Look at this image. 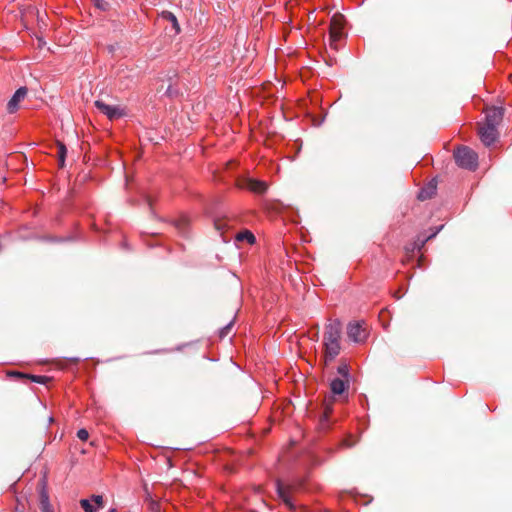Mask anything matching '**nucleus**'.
<instances>
[{"mask_svg":"<svg viewBox=\"0 0 512 512\" xmlns=\"http://www.w3.org/2000/svg\"><path fill=\"white\" fill-rule=\"evenodd\" d=\"M341 323L339 320L329 322L323 335L325 362L333 361L340 353Z\"/></svg>","mask_w":512,"mask_h":512,"instance_id":"nucleus-1","label":"nucleus"},{"mask_svg":"<svg viewBox=\"0 0 512 512\" xmlns=\"http://www.w3.org/2000/svg\"><path fill=\"white\" fill-rule=\"evenodd\" d=\"M456 164L464 169L475 170L478 165V156L470 148L464 146L454 152Z\"/></svg>","mask_w":512,"mask_h":512,"instance_id":"nucleus-2","label":"nucleus"},{"mask_svg":"<svg viewBox=\"0 0 512 512\" xmlns=\"http://www.w3.org/2000/svg\"><path fill=\"white\" fill-rule=\"evenodd\" d=\"M275 485L278 498L284 503L285 507L290 510L295 509L296 506L292 499V492L297 489V485L286 484L280 480H277Z\"/></svg>","mask_w":512,"mask_h":512,"instance_id":"nucleus-3","label":"nucleus"},{"mask_svg":"<svg viewBox=\"0 0 512 512\" xmlns=\"http://www.w3.org/2000/svg\"><path fill=\"white\" fill-rule=\"evenodd\" d=\"M94 105L101 113L106 115L109 120H116L126 115L125 109L121 106L108 105L102 100H96Z\"/></svg>","mask_w":512,"mask_h":512,"instance_id":"nucleus-4","label":"nucleus"},{"mask_svg":"<svg viewBox=\"0 0 512 512\" xmlns=\"http://www.w3.org/2000/svg\"><path fill=\"white\" fill-rule=\"evenodd\" d=\"M347 335L355 343L364 342L367 338V332L359 322L349 323L347 326Z\"/></svg>","mask_w":512,"mask_h":512,"instance_id":"nucleus-5","label":"nucleus"},{"mask_svg":"<svg viewBox=\"0 0 512 512\" xmlns=\"http://www.w3.org/2000/svg\"><path fill=\"white\" fill-rule=\"evenodd\" d=\"M345 26V19L341 14H335L330 22V38L333 41H338L342 35Z\"/></svg>","mask_w":512,"mask_h":512,"instance_id":"nucleus-6","label":"nucleus"},{"mask_svg":"<svg viewBox=\"0 0 512 512\" xmlns=\"http://www.w3.org/2000/svg\"><path fill=\"white\" fill-rule=\"evenodd\" d=\"M504 116V109L502 107H488L485 110V123L486 125L498 127Z\"/></svg>","mask_w":512,"mask_h":512,"instance_id":"nucleus-7","label":"nucleus"},{"mask_svg":"<svg viewBox=\"0 0 512 512\" xmlns=\"http://www.w3.org/2000/svg\"><path fill=\"white\" fill-rule=\"evenodd\" d=\"M479 136L485 146H490L496 141L498 130L496 127L484 124L479 128Z\"/></svg>","mask_w":512,"mask_h":512,"instance_id":"nucleus-8","label":"nucleus"},{"mask_svg":"<svg viewBox=\"0 0 512 512\" xmlns=\"http://www.w3.org/2000/svg\"><path fill=\"white\" fill-rule=\"evenodd\" d=\"M27 88L26 87H20L15 91L11 99L7 103V111L10 114L15 113L19 109V103L24 100V98L27 96Z\"/></svg>","mask_w":512,"mask_h":512,"instance_id":"nucleus-9","label":"nucleus"},{"mask_svg":"<svg viewBox=\"0 0 512 512\" xmlns=\"http://www.w3.org/2000/svg\"><path fill=\"white\" fill-rule=\"evenodd\" d=\"M81 507L84 512H95L97 510L103 509V497L101 495H93L91 500L82 499L80 501Z\"/></svg>","mask_w":512,"mask_h":512,"instance_id":"nucleus-10","label":"nucleus"},{"mask_svg":"<svg viewBox=\"0 0 512 512\" xmlns=\"http://www.w3.org/2000/svg\"><path fill=\"white\" fill-rule=\"evenodd\" d=\"M348 380L342 378H334L330 383V388L333 394L341 395L347 389Z\"/></svg>","mask_w":512,"mask_h":512,"instance_id":"nucleus-11","label":"nucleus"},{"mask_svg":"<svg viewBox=\"0 0 512 512\" xmlns=\"http://www.w3.org/2000/svg\"><path fill=\"white\" fill-rule=\"evenodd\" d=\"M247 188L257 194H262L267 189V184L264 181L249 179L247 181Z\"/></svg>","mask_w":512,"mask_h":512,"instance_id":"nucleus-12","label":"nucleus"},{"mask_svg":"<svg viewBox=\"0 0 512 512\" xmlns=\"http://www.w3.org/2000/svg\"><path fill=\"white\" fill-rule=\"evenodd\" d=\"M161 18L172 24V27L175 30L176 34L180 33V26H179L178 20L172 12L162 11Z\"/></svg>","mask_w":512,"mask_h":512,"instance_id":"nucleus-13","label":"nucleus"},{"mask_svg":"<svg viewBox=\"0 0 512 512\" xmlns=\"http://www.w3.org/2000/svg\"><path fill=\"white\" fill-rule=\"evenodd\" d=\"M39 499L42 512H50L49 497L44 489V486L41 487Z\"/></svg>","mask_w":512,"mask_h":512,"instance_id":"nucleus-14","label":"nucleus"},{"mask_svg":"<svg viewBox=\"0 0 512 512\" xmlns=\"http://www.w3.org/2000/svg\"><path fill=\"white\" fill-rule=\"evenodd\" d=\"M66 154H67L66 146L63 143L58 142V161H59L60 167H64V165H65Z\"/></svg>","mask_w":512,"mask_h":512,"instance_id":"nucleus-15","label":"nucleus"},{"mask_svg":"<svg viewBox=\"0 0 512 512\" xmlns=\"http://www.w3.org/2000/svg\"><path fill=\"white\" fill-rule=\"evenodd\" d=\"M435 190H436V186L430 185L429 187L422 189L419 192L418 198L422 201L426 200V199L430 198L435 193Z\"/></svg>","mask_w":512,"mask_h":512,"instance_id":"nucleus-16","label":"nucleus"},{"mask_svg":"<svg viewBox=\"0 0 512 512\" xmlns=\"http://www.w3.org/2000/svg\"><path fill=\"white\" fill-rule=\"evenodd\" d=\"M236 239L238 241H247L250 244L255 242V236L248 230L238 233Z\"/></svg>","mask_w":512,"mask_h":512,"instance_id":"nucleus-17","label":"nucleus"},{"mask_svg":"<svg viewBox=\"0 0 512 512\" xmlns=\"http://www.w3.org/2000/svg\"><path fill=\"white\" fill-rule=\"evenodd\" d=\"M338 373L341 375L342 379L348 380L349 377V367L347 364H341L337 368Z\"/></svg>","mask_w":512,"mask_h":512,"instance_id":"nucleus-18","label":"nucleus"},{"mask_svg":"<svg viewBox=\"0 0 512 512\" xmlns=\"http://www.w3.org/2000/svg\"><path fill=\"white\" fill-rule=\"evenodd\" d=\"M95 7L98 8L99 10H102V11H105L108 9V2H106L105 0H92Z\"/></svg>","mask_w":512,"mask_h":512,"instance_id":"nucleus-19","label":"nucleus"},{"mask_svg":"<svg viewBox=\"0 0 512 512\" xmlns=\"http://www.w3.org/2000/svg\"><path fill=\"white\" fill-rule=\"evenodd\" d=\"M188 222L187 219H181L177 222L176 227L181 233H185V228L187 226Z\"/></svg>","mask_w":512,"mask_h":512,"instance_id":"nucleus-20","label":"nucleus"},{"mask_svg":"<svg viewBox=\"0 0 512 512\" xmlns=\"http://www.w3.org/2000/svg\"><path fill=\"white\" fill-rule=\"evenodd\" d=\"M77 437L81 441H86L89 438V433L86 429H79L77 432Z\"/></svg>","mask_w":512,"mask_h":512,"instance_id":"nucleus-21","label":"nucleus"},{"mask_svg":"<svg viewBox=\"0 0 512 512\" xmlns=\"http://www.w3.org/2000/svg\"><path fill=\"white\" fill-rule=\"evenodd\" d=\"M232 322H230L229 324H227L226 326H224L221 330H220V337L221 338H224L228 335L231 327H232Z\"/></svg>","mask_w":512,"mask_h":512,"instance_id":"nucleus-22","label":"nucleus"},{"mask_svg":"<svg viewBox=\"0 0 512 512\" xmlns=\"http://www.w3.org/2000/svg\"><path fill=\"white\" fill-rule=\"evenodd\" d=\"M30 378L32 379V381L36 382V383H44L45 382V379L46 377L45 376H30Z\"/></svg>","mask_w":512,"mask_h":512,"instance_id":"nucleus-23","label":"nucleus"},{"mask_svg":"<svg viewBox=\"0 0 512 512\" xmlns=\"http://www.w3.org/2000/svg\"><path fill=\"white\" fill-rule=\"evenodd\" d=\"M331 411H332L331 407H326L325 416L328 417V414L331 413Z\"/></svg>","mask_w":512,"mask_h":512,"instance_id":"nucleus-24","label":"nucleus"},{"mask_svg":"<svg viewBox=\"0 0 512 512\" xmlns=\"http://www.w3.org/2000/svg\"><path fill=\"white\" fill-rule=\"evenodd\" d=\"M13 375L22 376V374L19 372H14Z\"/></svg>","mask_w":512,"mask_h":512,"instance_id":"nucleus-25","label":"nucleus"},{"mask_svg":"<svg viewBox=\"0 0 512 512\" xmlns=\"http://www.w3.org/2000/svg\"><path fill=\"white\" fill-rule=\"evenodd\" d=\"M108 512H116V509L112 508Z\"/></svg>","mask_w":512,"mask_h":512,"instance_id":"nucleus-26","label":"nucleus"}]
</instances>
